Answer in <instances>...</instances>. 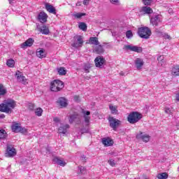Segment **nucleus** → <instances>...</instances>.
I'll return each instance as SVG.
<instances>
[{"label": "nucleus", "instance_id": "f704fd0d", "mask_svg": "<svg viewBox=\"0 0 179 179\" xmlns=\"http://www.w3.org/2000/svg\"><path fill=\"white\" fill-rule=\"evenodd\" d=\"M7 66H9V68H14L15 67V60L13 59H8L6 62Z\"/></svg>", "mask_w": 179, "mask_h": 179}, {"label": "nucleus", "instance_id": "de8ad7c7", "mask_svg": "<svg viewBox=\"0 0 179 179\" xmlns=\"http://www.w3.org/2000/svg\"><path fill=\"white\" fill-rule=\"evenodd\" d=\"M53 121H54L55 122H59V118H58V117H54V118H53Z\"/></svg>", "mask_w": 179, "mask_h": 179}, {"label": "nucleus", "instance_id": "e433bc0d", "mask_svg": "<svg viewBox=\"0 0 179 179\" xmlns=\"http://www.w3.org/2000/svg\"><path fill=\"white\" fill-rule=\"evenodd\" d=\"M35 114L38 117H41L43 115V109L41 108H38L35 110Z\"/></svg>", "mask_w": 179, "mask_h": 179}, {"label": "nucleus", "instance_id": "423d86ee", "mask_svg": "<svg viewBox=\"0 0 179 179\" xmlns=\"http://www.w3.org/2000/svg\"><path fill=\"white\" fill-rule=\"evenodd\" d=\"M108 120L109 121L110 127L113 129V131H117V127L121 125V120L111 116H110Z\"/></svg>", "mask_w": 179, "mask_h": 179}, {"label": "nucleus", "instance_id": "412c9836", "mask_svg": "<svg viewBox=\"0 0 179 179\" xmlns=\"http://www.w3.org/2000/svg\"><path fill=\"white\" fill-rule=\"evenodd\" d=\"M150 22L153 26H159L160 22H162L160 15H155L154 17H152Z\"/></svg>", "mask_w": 179, "mask_h": 179}, {"label": "nucleus", "instance_id": "5701e85b", "mask_svg": "<svg viewBox=\"0 0 179 179\" xmlns=\"http://www.w3.org/2000/svg\"><path fill=\"white\" fill-rule=\"evenodd\" d=\"M45 9L49 12V13H52L53 15H57V10H55V8L54 6L46 3L45 4Z\"/></svg>", "mask_w": 179, "mask_h": 179}, {"label": "nucleus", "instance_id": "09e8293b", "mask_svg": "<svg viewBox=\"0 0 179 179\" xmlns=\"http://www.w3.org/2000/svg\"><path fill=\"white\" fill-rule=\"evenodd\" d=\"M170 112H171L170 108H166L165 109V113H166V114H169Z\"/></svg>", "mask_w": 179, "mask_h": 179}, {"label": "nucleus", "instance_id": "0eeeda50", "mask_svg": "<svg viewBox=\"0 0 179 179\" xmlns=\"http://www.w3.org/2000/svg\"><path fill=\"white\" fill-rule=\"evenodd\" d=\"M16 148H14L12 145H8L6 150V157H14L16 156Z\"/></svg>", "mask_w": 179, "mask_h": 179}, {"label": "nucleus", "instance_id": "4be33fe9", "mask_svg": "<svg viewBox=\"0 0 179 179\" xmlns=\"http://www.w3.org/2000/svg\"><path fill=\"white\" fill-rule=\"evenodd\" d=\"M70 126L69 124H65L64 126H61L58 129L59 134H65L66 132H68V129H69Z\"/></svg>", "mask_w": 179, "mask_h": 179}, {"label": "nucleus", "instance_id": "6e6d98bb", "mask_svg": "<svg viewBox=\"0 0 179 179\" xmlns=\"http://www.w3.org/2000/svg\"><path fill=\"white\" fill-rule=\"evenodd\" d=\"M162 58V56H160L159 58H158V59H160Z\"/></svg>", "mask_w": 179, "mask_h": 179}, {"label": "nucleus", "instance_id": "6e6552de", "mask_svg": "<svg viewBox=\"0 0 179 179\" xmlns=\"http://www.w3.org/2000/svg\"><path fill=\"white\" fill-rule=\"evenodd\" d=\"M94 62L96 68H103V65L106 64V59L103 56H98L95 58Z\"/></svg>", "mask_w": 179, "mask_h": 179}, {"label": "nucleus", "instance_id": "4468645a", "mask_svg": "<svg viewBox=\"0 0 179 179\" xmlns=\"http://www.w3.org/2000/svg\"><path fill=\"white\" fill-rule=\"evenodd\" d=\"M137 139H141L143 142L148 143L150 140V136L148 134H144L142 133V131H140L138 134L136 135Z\"/></svg>", "mask_w": 179, "mask_h": 179}, {"label": "nucleus", "instance_id": "f257e3e1", "mask_svg": "<svg viewBox=\"0 0 179 179\" xmlns=\"http://www.w3.org/2000/svg\"><path fill=\"white\" fill-rule=\"evenodd\" d=\"M15 107H16V101L13 99H7L0 104V111L1 113H6V114H11Z\"/></svg>", "mask_w": 179, "mask_h": 179}, {"label": "nucleus", "instance_id": "4c0bfd02", "mask_svg": "<svg viewBox=\"0 0 179 179\" xmlns=\"http://www.w3.org/2000/svg\"><path fill=\"white\" fill-rule=\"evenodd\" d=\"M78 118V115H72L70 116V118L69 120L70 124H73L75 122V120Z\"/></svg>", "mask_w": 179, "mask_h": 179}, {"label": "nucleus", "instance_id": "a19ab883", "mask_svg": "<svg viewBox=\"0 0 179 179\" xmlns=\"http://www.w3.org/2000/svg\"><path fill=\"white\" fill-rule=\"evenodd\" d=\"M110 2L113 5H120V0H110Z\"/></svg>", "mask_w": 179, "mask_h": 179}, {"label": "nucleus", "instance_id": "603ef678", "mask_svg": "<svg viewBox=\"0 0 179 179\" xmlns=\"http://www.w3.org/2000/svg\"><path fill=\"white\" fill-rule=\"evenodd\" d=\"M83 170H85V168H84V167H81V168L80 169V173H83Z\"/></svg>", "mask_w": 179, "mask_h": 179}, {"label": "nucleus", "instance_id": "20e7f679", "mask_svg": "<svg viewBox=\"0 0 179 179\" xmlns=\"http://www.w3.org/2000/svg\"><path fill=\"white\" fill-rule=\"evenodd\" d=\"M138 34L141 38L148 40L152 36V31L148 27H142L138 28Z\"/></svg>", "mask_w": 179, "mask_h": 179}, {"label": "nucleus", "instance_id": "ddd939ff", "mask_svg": "<svg viewBox=\"0 0 179 179\" xmlns=\"http://www.w3.org/2000/svg\"><path fill=\"white\" fill-rule=\"evenodd\" d=\"M57 104L59 105L60 108H65V107L68 106V101L64 97H60L57 101Z\"/></svg>", "mask_w": 179, "mask_h": 179}, {"label": "nucleus", "instance_id": "aec40b11", "mask_svg": "<svg viewBox=\"0 0 179 179\" xmlns=\"http://www.w3.org/2000/svg\"><path fill=\"white\" fill-rule=\"evenodd\" d=\"M145 62H143V59H142L141 58H137L135 60V65H136V68H137V69L141 70L142 69V66H143Z\"/></svg>", "mask_w": 179, "mask_h": 179}, {"label": "nucleus", "instance_id": "7ed1b4c3", "mask_svg": "<svg viewBox=\"0 0 179 179\" xmlns=\"http://www.w3.org/2000/svg\"><path fill=\"white\" fill-rule=\"evenodd\" d=\"M65 87V83L60 80H54L50 83V91L55 93L61 92Z\"/></svg>", "mask_w": 179, "mask_h": 179}, {"label": "nucleus", "instance_id": "2f4dec72", "mask_svg": "<svg viewBox=\"0 0 179 179\" xmlns=\"http://www.w3.org/2000/svg\"><path fill=\"white\" fill-rule=\"evenodd\" d=\"M78 28L82 30L83 31H87V25L85 22H79Z\"/></svg>", "mask_w": 179, "mask_h": 179}, {"label": "nucleus", "instance_id": "c85d7f7f", "mask_svg": "<svg viewBox=\"0 0 179 179\" xmlns=\"http://www.w3.org/2000/svg\"><path fill=\"white\" fill-rule=\"evenodd\" d=\"M58 74L60 75V76H65L66 75V69H65V67H59L57 69Z\"/></svg>", "mask_w": 179, "mask_h": 179}, {"label": "nucleus", "instance_id": "1a4fd4ad", "mask_svg": "<svg viewBox=\"0 0 179 179\" xmlns=\"http://www.w3.org/2000/svg\"><path fill=\"white\" fill-rule=\"evenodd\" d=\"M11 129L13 132H21V134H24L26 132V129L24 127H22L19 124V123H15L11 126Z\"/></svg>", "mask_w": 179, "mask_h": 179}, {"label": "nucleus", "instance_id": "2eb2a0df", "mask_svg": "<svg viewBox=\"0 0 179 179\" xmlns=\"http://www.w3.org/2000/svg\"><path fill=\"white\" fill-rule=\"evenodd\" d=\"M52 162H55L56 164L61 166L62 167H65V166H66V162L64 161V159L59 157H55L52 159Z\"/></svg>", "mask_w": 179, "mask_h": 179}, {"label": "nucleus", "instance_id": "c9c22d12", "mask_svg": "<svg viewBox=\"0 0 179 179\" xmlns=\"http://www.w3.org/2000/svg\"><path fill=\"white\" fill-rule=\"evenodd\" d=\"M74 17L76 19H80L83 16H86V13H76L73 14Z\"/></svg>", "mask_w": 179, "mask_h": 179}, {"label": "nucleus", "instance_id": "7c9ffc66", "mask_svg": "<svg viewBox=\"0 0 179 179\" xmlns=\"http://www.w3.org/2000/svg\"><path fill=\"white\" fill-rule=\"evenodd\" d=\"M157 178L158 179H168L169 174L166 172L158 173L157 176Z\"/></svg>", "mask_w": 179, "mask_h": 179}, {"label": "nucleus", "instance_id": "3c124183", "mask_svg": "<svg viewBox=\"0 0 179 179\" xmlns=\"http://www.w3.org/2000/svg\"><path fill=\"white\" fill-rule=\"evenodd\" d=\"M82 160L85 162L86 160V157L85 155L82 156Z\"/></svg>", "mask_w": 179, "mask_h": 179}, {"label": "nucleus", "instance_id": "bb28decb", "mask_svg": "<svg viewBox=\"0 0 179 179\" xmlns=\"http://www.w3.org/2000/svg\"><path fill=\"white\" fill-rule=\"evenodd\" d=\"M89 43L92 45H99V44H100V42L99 41V38L95 36L90 38Z\"/></svg>", "mask_w": 179, "mask_h": 179}, {"label": "nucleus", "instance_id": "473e14b6", "mask_svg": "<svg viewBox=\"0 0 179 179\" xmlns=\"http://www.w3.org/2000/svg\"><path fill=\"white\" fill-rule=\"evenodd\" d=\"M8 93V91L6 90V88L3 87V85L0 84V96H5Z\"/></svg>", "mask_w": 179, "mask_h": 179}, {"label": "nucleus", "instance_id": "58836bf2", "mask_svg": "<svg viewBox=\"0 0 179 179\" xmlns=\"http://www.w3.org/2000/svg\"><path fill=\"white\" fill-rule=\"evenodd\" d=\"M126 37L127 38H131L132 37H134V34H132V31L129 30L126 32Z\"/></svg>", "mask_w": 179, "mask_h": 179}, {"label": "nucleus", "instance_id": "a18cd8bd", "mask_svg": "<svg viewBox=\"0 0 179 179\" xmlns=\"http://www.w3.org/2000/svg\"><path fill=\"white\" fill-rule=\"evenodd\" d=\"M152 0H143L144 5H150V2Z\"/></svg>", "mask_w": 179, "mask_h": 179}, {"label": "nucleus", "instance_id": "37998d69", "mask_svg": "<svg viewBox=\"0 0 179 179\" xmlns=\"http://www.w3.org/2000/svg\"><path fill=\"white\" fill-rule=\"evenodd\" d=\"M74 100L77 103H79L80 101V97L78 95L74 96Z\"/></svg>", "mask_w": 179, "mask_h": 179}, {"label": "nucleus", "instance_id": "72a5a7b5", "mask_svg": "<svg viewBox=\"0 0 179 179\" xmlns=\"http://www.w3.org/2000/svg\"><path fill=\"white\" fill-rule=\"evenodd\" d=\"M8 136V133L5 129H0V139H6Z\"/></svg>", "mask_w": 179, "mask_h": 179}, {"label": "nucleus", "instance_id": "864d4df0", "mask_svg": "<svg viewBox=\"0 0 179 179\" xmlns=\"http://www.w3.org/2000/svg\"><path fill=\"white\" fill-rule=\"evenodd\" d=\"M144 179H149V178H148V177L145 176V177H144Z\"/></svg>", "mask_w": 179, "mask_h": 179}, {"label": "nucleus", "instance_id": "b1692460", "mask_svg": "<svg viewBox=\"0 0 179 179\" xmlns=\"http://www.w3.org/2000/svg\"><path fill=\"white\" fill-rule=\"evenodd\" d=\"M94 52H95L96 54H103L104 48H103V45L100 44L96 45L94 49Z\"/></svg>", "mask_w": 179, "mask_h": 179}, {"label": "nucleus", "instance_id": "f3484780", "mask_svg": "<svg viewBox=\"0 0 179 179\" xmlns=\"http://www.w3.org/2000/svg\"><path fill=\"white\" fill-rule=\"evenodd\" d=\"M126 50H130V51H134V52H142V48L138 46H131L130 45H124Z\"/></svg>", "mask_w": 179, "mask_h": 179}, {"label": "nucleus", "instance_id": "cd10ccee", "mask_svg": "<svg viewBox=\"0 0 179 179\" xmlns=\"http://www.w3.org/2000/svg\"><path fill=\"white\" fill-rule=\"evenodd\" d=\"M39 31L42 33V34H48L50 33V29H48V27L45 25H43L40 29Z\"/></svg>", "mask_w": 179, "mask_h": 179}, {"label": "nucleus", "instance_id": "13d9d810", "mask_svg": "<svg viewBox=\"0 0 179 179\" xmlns=\"http://www.w3.org/2000/svg\"><path fill=\"white\" fill-rule=\"evenodd\" d=\"M120 75H122V73H120Z\"/></svg>", "mask_w": 179, "mask_h": 179}, {"label": "nucleus", "instance_id": "9b49d317", "mask_svg": "<svg viewBox=\"0 0 179 179\" xmlns=\"http://www.w3.org/2000/svg\"><path fill=\"white\" fill-rule=\"evenodd\" d=\"M37 19L41 23H46L47 19H48V15L45 12L41 11L38 13Z\"/></svg>", "mask_w": 179, "mask_h": 179}, {"label": "nucleus", "instance_id": "bf43d9fd", "mask_svg": "<svg viewBox=\"0 0 179 179\" xmlns=\"http://www.w3.org/2000/svg\"><path fill=\"white\" fill-rule=\"evenodd\" d=\"M120 75H122V73H120Z\"/></svg>", "mask_w": 179, "mask_h": 179}, {"label": "nucleus", "instance_id": "49530a36", "mask_svg": "<svg viewBox=\"0 0 179 179\" xmlns=\"http://www.w3.org/2000/svg\"><path fill=\"white\" fill-rule=\"evenodd\" d=\"M89 2H90V0H84L83 5L87 6L89 4Z\"/></svg>", "mask_w": 179, "mask_h": 179}, {"label": "nucleus", "instance_id": "6ab92c4d", "mask_svg": "<svg viewBox=\"0 0 179 179\" xmlns=\"http://www.w3.org/2000/svg\"><path fill=\"white\" fill-rule=\"evenodd\" d=\"M34 43V40L31 38H29L24 43L21 44V48H25V47H31Z\"/></svg>", "mask_w": 179, "mask_h": 179}, {"label": "nucleus", "instance_id": "8fccbe9b", "mask_svg": "<svg viewBox=\"0 0 179 179\" xmlns=\"http://www.w3.org/2000/svg\"><path fill=\"white\" fill-rule=\"evenodd\" d=\"M76 6H82V3L80 1L77 2Z\"/></svg>", "mask_w": 179, "mask_h": 179}, {"label": "nucleus", "instance_id": "9d476101", "mask_svg": "<svg viewBox=\"0 0 179 179\" xmlns=\"http://www.w3.org/2000/svg\"><path fill=\"white\" fill-rule=\"evenodd\" d=\"M15 76L17 77L18 82L22 83V85H26L27 83V79H26V77L24 76L20 71H16Z\"/></svg>", "mask_w": 179, "mask_h": 179}, {"label": "nucleus", "instance_id": "79ce46f5", "mask_svg": "<svg viewBox=\"0 0 179 179\" xmlns=\"http://www.w3.org/2000/svg\"><path fill=\"white\" fill-rule=\"evenodd\" d=\"M163 37L165 38V40H171V36H170V35L168 34H164Z\"/></svg>", "mask_w": 179, "mask_h": 179}, {"label": "nucleus", "instance_id": "dca6fc26", "mask_svg": "<svg viewBox=\"0 0 179 179\" xmlns=\"http://www.w3.org/2000/svg\"><path fill=\"white\" fill-rule=\"evenodd\" d=\"M140 13H141V15H150L153 13V10L149 6H143L140 10Z\"/></svg>", "mask_w": 179, "mask_h": 179}, {"label": "nucleus", "instance_id": "a211bd4d", "mask_svg": "<svg viewBox=\"0 0 179 179\" xmlns=\"http://www.w3.org/2000/svg\"><path fill=\"white\" fill-rule=\"evenodd\" d=\"M102 143L107 148L108 146H113L114 145V141L110 138H103L102 139Z\"/></svg>", "mask_w": 179, "mask_h": 179}, {"label": "nucleus", "instance_id": "c03bdc74", "mask_svg": "<svg viewBox=\"0 0 179 179\" xmlns=\"http://www.w3.org/2000/svg\"><path fill=\"white\" fill-rule=\"evenodd\" d=\"M28 108H29V110H30L31 111H33V110H34V104H33V103H29Z\"/></svg>", "mask_w": 179, "mask_h": 179}, {"label": "nucleus", "instance_id": "f03ea898", "mask_svg": "<svg viewBox=\"0 0 179 179\" xmlns=\"http://www.w3.org/2000/svg\"><path fill=\"white\" fill-rule=\"evenodd\" d=\"M142 118H143V115H142V113L138 111H134L129 114L127 116V121L129 124H136V122H139Z\"/></svg>", "mask_w": 179, "mask_h": 179}, {"label": "nucleus", "instance_id": "ea45409f", "mask_svg": "<svg viewBox=\"0 0 179 179\" xmlns=\"http://www.w3.org/2000/svg\"><path fill=\"white\" fill-rule=\"evenodd\" d=\"M108 164L111 166V167H114L115 166V161H114L113 159H110L108 161Z\"/></svg>", "mask_w": 179, "mask_h": 179}, {"label": "nucleus", "instance_id": "393cba45", "mask_svg": "<svg viewBox=\"0 0 179 179\" xmlns=\"http://www.w3.org/2000/svg\"><path fill=\"white\" fill-rule=\"evenodd\" d=\"M36 57L41 59L45 58V53L44 52L43 48L37 49Z\"/></svg>", "mask_w": 179, "mask_h": 179}, {"label": "nucleus", "instance_id": "c756f323", "mask_svg": "<svg viewBox=\"0 0 179 179\" xmlns=\"http://www.w3.org/2000/svg\"><path fill=\"white\" fill-rule=\"evenodd\" d=\"M109 110H110L111 114H117L118 113V107L117 106H109Z\"/></svg>", "mask_w": 179, "mask_h": 179}, {"label": "nucleus", "instance_id": "f8f14e48", "mask_svg": "<svg viewBox=\"0 0 179 179\" xmlns=\"http://www.w3.org/2000/svg\"><path fill=\"white\" fill-rule=\"evenodd\" d=\"M81 112L82 114H83L85 122L87 124V125H89L90 123V116H89L90 115V111L81 108Z\"/></svg>", "mask_w": 179, "mask_h": 179}, {"label": "nucleus", "instance_id": "5fc2aeb1", "mask_svg": "<svg viewBox=\"0 0 179 179\" xmlns=\"http://www.w3.org/2000/svg\"><path fill=\"white\" fill-rule=\"evenodd\" d=\"M9 3H12V1L10 0V1H9Z\"/></svg>", "mask_w": 179, "mask_h": 179}, {"label": "nucleus", "instance_id": "4d7b16f0", "mask_svg": "<svg viewBox=\"0 0 179 179\" xmlns=\"http://www.w3.org/2000/svg\"><path fill=\"white\" fill-rule=\"evenodd\" d=\"M120 75H122V73H120Z\"/></svg>", "mask_w": 179, "mask_h": 179}, {"label": "nucleus", "instance_id": "a878e982", "mask_svg": "<svg viewBox=\"0 0 179 179\" xmlns=\"http://www.w3.org/2000/svg\"><path fill=\"white\" fill-rule=\"evenodd\" d=\"M171 75L173 76H179V65H175L171 70Z\"/></svg>", "mask_w": 179, "mask_h": 179}, {"label": "nucleus", "instance_id": "39448f33", "mask_svg": "<svg viewBox=\"0 0 179 179\" xmlns=\"http://www.w3.org/2000/svg\"><path fill=\"white\" fill-rule=\"evenodd\" d=\"M74 42L72 43V47L74 48H81V47H83V43L85 41H83V36L80 35H77L73 37Z\"/></svg>", "mask_w": 179, "mask_h": 179}]
</instances>
